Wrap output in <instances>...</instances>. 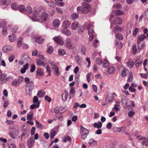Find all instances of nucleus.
I'll use <instances>...</instances> for the list:
<instances>
[{"label":"nucleus","mask_w":148,"mask_h":148,"mask_svg":"<svg viewBox=\"0 0 148 148\" xmlns=\"http://www.w3.org/2000/svg\"><path fill=\"white\" fill-rule=\"evenodd\" d=\"M114 98V96H113V95L111 93H109L106 96V100L108 101L109 103L112 101Z\"/></svg>","instance_id":"9d476101"},{"label":"nucleus","mask_w":148,"mask_h":148,"mask_svg":"<svg viewBox=\"0 0 148 148\" xmlns=\"http://www.w3.org/2000/svg\"><path fill=\"white\" fill-rule=\"evenodd\" d=\"M122 19L120 17H118L114 20L113 24L115 25H120L122 23Z\"/></svg>","instance_id":"4468645a"},{"label":"nucleus","mask_w":148,"mask_h":148,"mask_svg":"<svg viewBox=\"0 0 148 148\" xmlns=\"http://www.w3.org/2000/svg\"><path fill=\"white\" fill-rule=\"evenodd\" d=\"M88 34L89 36V41H92L95 36V33L93 29H89L88 30Z\"/></svg>","instance_id":"0eeeda50"},{"label":"nucleus","mask_w":148,"mask_h":148,"mask_svg":"<svg viewBox=\"0 0 148 148\" xmlns=\"http://www.w3.org/2000/svg\"><path fill=\"white\" fill-rule=\"evenodd\" d=\"M116 37L120 40H122L123 38L122 35L120 33H118L116 34Z\"/></svg>","instance_id":"3c124183"},{"label":"nucleus","mask_w":148,"mask_h":148,"mask_svg":"<svg viewBox=\"0 0 148 148\" xmlns=\"http://www.w3.org/2000/svg\"><path fill=\"white\" fill-rule=\"evenodd\" d=\"M36 40L37 42L40 44L42 43L44 41V40L41 37L37 38Z\"/></svg>","instance_id":"c03bdc74"},{"label":"nucleus","mask_w":148,"mask_h":148,"mask_svg":"<svg viewBox=\"0 0 148 148\" xmlns=\"http://www.w3.org/2000/svg\"><path fill=\"white\" fill-rule=\"evenodd\" d=\"M9 40L11 42H13L15 41L16 39V35L13 34L11 36H9Z\"/></svg>","instance_id":"bb28decb"},{"label":"nucleus","mask_w":148,"mask_h":148,"mask_svg":"<svg viewBox=\"0 0 148 148\" xmlns=\"http://www.w3.org/2000/svg\"><path fill=\"white\" fill-rule=\"evenodd\" d=\"M138 49H137L136 45H134L132 46V51L134 55H135L136 53L137 52Z\"/></svg>","instance_id":"603ef678"},{"label":"nucleus","mask_w":148,"mask_h":148,"mask_svg":"<svg viewBox=\"0 0 148 148\" xmlns=\"http://www.w3.org/2000/svg\"><path fill=\"white\" fill-rule=\"evenodd\" d=\"M146 38L145 35V34H141L138 38L137 42H141Z\"/></svg>","instance_id":"c756f323"},{"label":"nucleus","mask_w":148,"mask_h":148,"mask_svg":"<svg viewBox=\"0 0 148 148\" xmlns=\"http://www.w3.org/2000/svg\"><path fill=\"white\" fill-rule=\"evenodd\" d=\"M36 124L37 125V127L39 129H42L43 128L42 124L40 123L37 121H36Z\"/></svg>","instance_id":"864d4df0"},{"label":"nucleus","mask_w":148,"mask_h":148,"mask_svg":"<svg viewBox=\"0 0 148 148\" xmlns=\"http://www.w3.org/2000/svg\"><path fill=\"white\" fill-rule=\"evenodd\" d=\"M22 40V38H20L18 39V41H17V46L18 47H20L21 46V41Z\"/></svg>","instance_id":"4d7b16f0"},{"label":"nucleus","mask_w":148,"mask_h":148,"mask_svg":"<svg viewBox=\"0 0 148 148\" xmlns=\"http://www.w3.org/2000/svg\"><path fill=\"white\" fill-rule=\"evenodd\" d=\"M80 133L82 138L83 140H85L87 136L89 134V131L84 127L83 126L81 125Z\"/></svg>","instance_id":"7ed1b4c3"},{"label":"nucleus","mask_w":148,"mask_h":148,"mask_svg":"<svg viewBox=\"0 0 148 148\" xmlns=\"http://www.w3.org/2000/svg\"><path fill=\"white\" fill-rule=\"evenodd\" d=\"M22 60L24 62H27L29 60V57L26 54H24L22 57Z\"/></svg>","instance_id":"7c9ffc66"},{"label":"nucleus","mask_w":148,"mask_h":148,"mask_svg":"<svg viewBox=\"0 0 148 148\" xmlns=\"http://www.w3.org/2000/svg\"><path fill=\"white\" fill-rule=\"evenodd\" d=\"M120 106L119 104H115L114 107L112 108V111L117 112L120 110Z\"/></svg>","instance_id":"b1692460"},{"label":"nucleus","mask_w":148,"mask_h":148,"mask_svg":"<svg viewBox=\"0 0 148 148\" xmlns=\"http://www.w3.org/2000/svg\"><path fill=\"white\" fill-rule=\"evenodd\" d=\"M39 12L36 10H34L33 11V14L34 17H30L31 19L34 21H38L39 20L37 18V17L39 15Z\"/></svg>","instance_id":"6e6552de"},{"label":"nucleus","mask_w":148,"mask_h":148,"mask_svg":"<svg viewBox=\"0 0 148 148\" xmlns=\"http://www.w3.org/2000/svg\"><path fill=\"white\" fill-rule=\"evenodd\" d=\"M20 12H23L25 10V7L24 5H18V9Z\"/></svg>","instance_id":"c85d7f7f"},{"label":"nucleus","mask_w":148,"mask_h":148,"mask_svg":"<svg viewBox=\"0 0 148 148\" xmlns=\"http://www.w3.org/2000/svg\"><path fill=\"white\" fill-rule=\"evenodd\" d=\"M140 42H137V44L138 45V50L139 51L143 47V48L145 46V44H141Z\"/></svg>","instance_id":"58836bf2"},{"label":"nucleus","mask_w":148,"mask_h":148,"mask_svg":"<svg viewBox=\"0 0 148 148\" xmlns=\"http://www.w3.org/2000/svg\"><path fill=\"white\" fill-rule=\"evenodd\" d=\"M139 74L140 75V76L143 78L146 79L147 78L148 75V73H147L145 74L140 73H139Z\"/></svg>","instance_id":"e2e57ef3"},{"label":"nucleus","mask_w":148,"mask_h":148,"mask_svg":"<svg viewBox=\"0 0 148 148\" xmlns=\"http://www.w3.org/2000/svg\"><path fill=\"white\" fill-rule=\"evenodd\" d=\"M24 78L22 76H19L17 79H15L13 80L12 82L11 85L14 87H18L22 83Z\"/></svg>","instance_id":"20e7f679"},{"label":"nucleus","mask_w":148,"mask_h":148,"mask_svg":"<svg viewBox=\"0 0 148 148\" xmlns=\"http://www.w3.org/2000/svg\"><path fill=\"white\" fill-rule=\"evenodd\" d=\"M54 72H55V74L57 76H59L60 75V73L59 71V68H56V69L54 70Z\"/></svg>","instance_id":"69168bd1"},{"label":"nucleus","mask_w":148,"mask_h":148,"mask_svg":"<svg viewBox=\"0 0 148 148\" xmlns=\"http://www.w3.org/2000/svg\"><path fill=\"white\" fill-rule=\"evenodd\" d=\"M10 131H12L13 133L16 136H17L19 133V131L18 128L17 127H14V128H11Z\"/></svg>","instance_id":"f8f14e48"},{"label":"nucleus","mask_w":148,"mask_h":148,"mask_svg":"<svg viewBox=\"0 0 148 148\" xmlns=\"http://www.w3.org/2000/svg\"><path fill=\"white\" fill-rule=\"evenodd\" d=\"M137 61L138 60H136L135 61V62H136V63L135 64V66L137 68L138 67L139 65L141 64L142 62V60H139L137 62Z\"/></svg>","instance_id":"052dcab7"},{"label":"nucleus","mask_w":148,"mask_h":148,"mask_svg":"<svg viewBox=\"0 0 148 148\" xmlns=\"http://www.w3.org/2000/svg\"><path fill=\"white\" fill-rule=\"evenodd\" d=\"M121 76L123 77H124L126 76L127 74L129 72V71L128 69H127L123 67L121 70Z\"/></svg>","instance_id":"ddd939ff"},{"label":"nucleus","mask_w":148,"mask_h":148,"mask_svg":"<svg viewBox=\"0 0 148 148\" xmlns=\"http://www.w3.org/2000/svg\"><path fill=\"white\" fill-rule=\"evenodd\" d=\"M115 14L116 16H120L124 14V12L122 10H117L115 11Z\"/></svg>","instance_id":"cd10ccee"},{"label":"nucleus","mask_w":148,"mask_h":148,"mask_svg":"<svg viewBox=\"0 0 148 148\" xmlns=\"http://www.w3.org/2000/svg\"><path fill=\"white\" fill-rule=\"evenodd\" d=\"M116 47L118 49H121L122 47L123 44L122 42L120 41H115V42Z\"/></svg>","instance_id":"393cba45"},{"label":"nucleus","mask_w":148,"mask_h":148,"mask_svg":"<svg viewBox=\"0 0 148 148\" xmlns=\"http://www.w3.org/2000/svg\"><path fill=\"white\" fill-rule=\"evenodd\" d=\"M122 6L121 4H114L113 6V7L115 8H118L119 9L120 8H121Z\"/></svg>","instance_id":"680f3d73"},{"label":"nucleus","mask_w":148,"mask_h":148,"mask_svg":"<svg viewBox=\"0 0 148 148\" xmlns=\"http://www.w3.org/2000/svg\"><path fill=\"white\" fill-rule=\"evenodd\" d=\"M53 49L52 47L51 46H49V47L47 48V52L49 54H51L53 52Z\"/></svg>","instance_id":"8fccbe9b"},{"label":"nucleus","mask_w":148,"mask_h":148,"mask_svg":"<svg viewBox=\"0 0 148 148\" xmlns=\"http://www.w3.org/2000/svg\"><path fill=\"white\" fill-rule=\"evenodd\" d=\"M36 63L38 65L41 66H43L44 67L46 66V64H44V62L40 59H36Z\"/></svg>","instance_id":"412c9836"},{"label":"nucleus","mask_w":148,"mask_h":148,"mask_svg":"<svg viewBox=\"0 0 148 148\" xmlns=\"http://www.w3.org/2000/svg\"><path fill=\"white\" fill-rule=\"evenodd\" d=\"M53 39L56 43L61 45H63L64 44L62 38L60 36L54 37Z\"/></svg>","instance_id":"39448f33"},{"label":"nucleus","mask_w":148,"mask_h":148,"mask_svg":"<svg viewBox=\"0 0 148 148\" xmlns=\"http://www.w3.org/2000/svg\"><path fill=\"white\" fill-rule=\"evenodd\" d=\"M65 45L66 48L71 49L73 48V45L71 40L69 38H67L65 41Z\"/></svg>","instance_id":"423d86ee"},{"label":"nucleus","mask_w":148,"mask_h":148,"mask_svg":"<svg viewBox=\"0 0 148 148\" xmlns=\"http://www.w3.org/2000/svg\"><path fill=\"white\" fill-rule=\"evenodd\" d=\"M37 95L39 97L41 98L45 95V92L42 90H39L37 93Z\"/></svg>","instance_id":"f704fd0d"},{"label":"nucleus","mask_w":148,"mask_h":148,"mask_svg":"<svg viewBox=\"0 0 148 148\" xmlns=\"http://www.w3.org/2000/svg\"><path fill=\"white\" fill-rule=\"evenodd\" d=\"M60 24V22L58 19H54L53 22V25L55 27H58Z\"/></svg>","instance_id":"2eb2a0df"},{"label":"nucleus","mask_w":148,"mask_h":148,"mask_svg":"<svg viewBox=\"0 0 148 148\" xmlns=\"http://www.w3.org/2000/svg\"><path fill=\"white\" fill-rule=\"evenodd\" d=\"M36 74L38 76H43L44 75V71L40 68H38L36 71Z\"/></svg>","instance_id":"5701e85b"},{"label":"nucleus","mask_w":148,"mask_h":148,"mask_svg":"<svg viewBox=\"0 0 148 148\" xmlns=\"http://www.w3.org/2000/svg\"><path fill=\"white\" fill-rule=\"evenodd\" d=\"M1 3L5 5H8L10 3V0H1Z\"/></svg>","instance_id":"37998d69"},{"label":"nucleus","mask_w":148,"mask_h":148,"mask_svg":"<svg viewBox=\"0 0 148 148\" xmlns=\"http://www.w3.org/2000/svg\"><path fill=\"white\" fill-rule=\"evenodd\" d=\"M39 106V103H37L36 104H32L30 106V109L33 110L35 108H38Z\"/></svg>","instance_id":"a18cd8bd"},{"label":"nucleus","mask_w":148,"mask_h":148,"mask_svg":"<svg viewBox=\"0 0 148 148\" xmlns=\"http://www.w3.org/2000/svg\"><path fill=\"white\" fill-rule=\"evenodd\" d=\"M93 126L95 128L99 129L102 127V123L101 122H99L98 123H95L93 124Z\"/></svg>","instance_id":"a878e982"},{"label":"nucleus","mask_w":148,"mask_h":148,"mask_svg":"<svg viewBox=\"0 0 148 148\" xmlns=\"http://www.w3.org/2000/svg\"><path fill=\"white\" fill-rule=\"evenodd\" d=\"M99 44V41L98 40H95L93 42V45L95 47H97L98 45Z\"/></svg>","instance_id":"13d9d810"},{"label":"nucleus","mask_w":148,"mask_h":148,"mask_svg":"<svg viewBox=\"0 0 148 148\" xmlns=\"http://www.w3.org/2000/svg\"><path fill=\"white\" fill-rule=\"evenodd\" d=\"M79 16V14L76 13H74L71 15V18L73 20L77 18Z\"/></svg>","instance_id":"a19ab883"},{"label":"nucleus","mask_w":148,"mask_h":148,"mask_svg":"<svg viewBox=\"0 0 148 148\" xmlns=\"http://www.w3.org/2000/svg\"><path fill=\"white\" fill-rule=\"evenodd\" d=\"M71 138L70 136H66L64 137V139L63 140V141L64 143H66L67 140L69 141H71Z\"/></svg>","instance_id":"ea45409f"},{"label":"nucleus","mask_w":148,"mask_h":148,"mask_svg":"<svg viewBox=\"0 0 148 148\" xmlns=\"http://www.w3.org/2000/svg\"><path fill=\"white\" fill-rule=\"evenodd\" d=\"M70 22L68 20L65 21L63 23V27L64 28H67L69 27L71 25Z\"/></svg>","instance_id":"4be33fe9"},{"label":"nucleus","mask_w":148,"mask_h":148,"mask_svg":"<svg viewBox=\"0 0 148 148\" xmlns=\"http://www.w3.org/2000/svg\"><path fill=\"white\" fill-rule=\"evenodd\" d=\"M142 144L143 146H148V140L146 138H144Z\"/></svg>","instance_id":"09e8293b"},{"label":"nucleus","mask_w":148,"mask_h":148,"mask_svg":"<svg viewBox=\"0 0 148 148\" xmlns=\"http://www.w3.org/2000/svg\"><path fill=\"white\" fill-rule=\"evenodd\" d=\"M34 140L33 138H31L28 140L27 145L28 147H32L34 142Z\"/></svg>","instance_id":"9b49d317"},{"label":"nucleus","mask_w":148,"mask_h":148,"mask_svg":"<svg viewBox=\"0 0 148 148\" xmlns=\"http://www.w3.org/2000/svg\"><path fill=\"white\" fill-rule=\"evenodd\" d=\"M82 6H79L77 8V10L78 13H87L89 10L90 6L89 4L83 3L82 4Z\"/></svg>","instance_id":"f257e3e1"},{"label":"nucleus","mask_w":148,"mask_h":148,"mask_svg":"<svg viewBox=\"0 0 148 148\" xmlns=\"http://www.w3.org/2000/svg\"><path fill=\"white\" fill-rule=\"evenodd\" d=\"M11 8L14 10H16L18 9V5L16 3H13L11 5Z\"/></svg>","instance_id":"6e6d98bb"},{"label":"nucleus","mask_w":148,"mask_h":148,"mask_svg":"<svg viewBox=\"0 0 148 148\" xmlns=\"http://www.w3.org/2000/svg\"><path fill=\"white\" fill-rule=\"evenodd\" d=\"M109 65V63L106 60H104L103 61V66L104 68H107Z\"/></svg>","instance_id":"49530a36"},{"label":"nucleus","mask_w":148,"mask_h":148,"mask_svg":"<svg viewBox=\"0 0 148 148\" xmlns=\"http://www.w3.org/2000/svg\"><path fill=\"white\" fill-rule=\"evenodd\" d=\"M68 92L67 90H65L64 93H63L62 95V99L63 101H66L68 96Z\"/></svg>","instance_id":"dca6fc26"},{"label":"nucleus","mask_w":148,"mask_h":148,"mask_svg":"<svg viewBox=\"0 0 148 148\" xmlns=\"http://www.w3.org/2000/svg\"><path fill=\"white\" fill-rule=\"evenodd\" d=\"M56 134V132L55 131H53L51 132L50 134V138L51 139L53 138Z\"/></svg>","instance_id":"0e129e2a"},{"label":"nucleus","mask_w":148,"mask_h":148,"mask_svg":"<svg viewBox=\"0 0 148 148\" xmlns=\"http://www.w3.org/2000/svg\"><path fill=\"white\" fill-rule=\"evenodd\" d=\"M62 32L66 36H69L71 35V32L66 28H64L62 30Z\"/></svg>","instance_id":"6ab92c4d"},{"label":"nucleus","mask_w":148,"mask_h":148,"mask_svg":"<svg viewBox=\"0 0 148 148\" xmlns=\"http://www.w3.org/2000/svg\"><path fill=\"white\" fill-rule=\"evenodd\" d=\"M48 17V14L45 12H43L40 16V20L38 21H44L47 20Z\"/></svg>","instance_id":"1a4fd4ad"},{"label":"nucleus","mask_w":148,"mask_h":148,"mask_svg":"<svg viewBox=\"0 0 148 148\" xmlns=\"http://www.w3.org/2000/svg\"><path fill=\"white\" fill-rule=\"evenodd\" d=\"M34 84L33 81L27 83L25 85V91L27 94L30 97L32 96V90L34 87Z\"/></svg>","instance_id":"f03ea898"},{"label":"nucleus","mask_w":148,"mask_h":148,"mask_svg":"<svg viewBox=\"0 0 148 148\" xmlns=\"http://www.w3.org/2000/svg\"><path fill=\"white\" fill-rule=\"evenodd\" d=\"M102 60L99 58H97L96 59V62L98 65H101L102 62Z\"/></svg>","instance_id":"bf43d9fd"},{"label":"nucleus","mask_w":148,"mask_h":148,"mask_svg":"<svg viewBox=\"0 0 148 148\" xmlns=\"http://www.w3.org/2000/svg\"><path fill=\"white\" fill-rule=\"evenodd\" d=\"M12 49V47L10 45L5 46L3 48V50L5 52H9L11 51Z\"/></svg>","instance_id":"f3484780"},{"label":"nucleus","mask_w":148,"mask_h":148,"mask_svg":"<svg viewBox=\"0 0 148 148\" xmlns=\"http://www.w3.org/2000/svg\"><path fill=\"white\" fill-rule=\"evenodd\" d=\"M62 108L60 106H57L54 109V112L55 113L57 114L58 113L62 112Z\"/></svg>","instance_id":"72a5a7b5"},{"label":"nucleus","mask_w":148,"mask_h":148,"mask_svg":"<svg viewBox=\"0 0 148 148\" xmlns=\"http://www.w3.org/2000/svg\"><path fill=\"white\" fill-rule=\"evenodd\" d=\"M121 30L122 29L120 27L116 26L114 28L113 31V33H116L117 32L121 31Z\"/></svg>","instance_id":"4c0bfd02"},{"label":"nucleus","mask_w":148,"mask_h":148,"mask_svg":"<svg viewBox=\"0 0 148 148\" xmlns=\"http://www.w3.org/2000/svg\"><path fill=\"white\" fill-rule=\"evenodd\" d=\"M78 26V23L77 21H75L72 24L71 28L72 29L75 30L77 29Z\"/></svg>","instance_id":"aec40b11"},{"label":"nucleus","mask_w":148,"mask_h":148,"mask_svg":"<svg viewBox=\"0 0 148 148\" xmlns=\"http://www.w3.org/2000/svg\"><path fill=\"white\" fill-rule=\"evenodd\" d=\"M134 64V61H128L126 63L127 66L130 69H131L133 67Z\"/></svg>","instance_id":"473e14b6"},{"label":"nucleus","mask_w":148,"mask_h":148,"mask_svg":"<svg viewBox=\"0 0 148 148\" xmlns=\"http://www.w3.org/2000/svg\"><path fill=\"white\" fill-rule=\"evenodd\" d=\"M133 79L132 72H130L128 75V78L127 79L128 82H132V81Z\"/></svg>","instance_id":"c9c22d12"},{"label":"nucleus","mask_w":148,"mask_h":148,"mask_svg":"<svg viewBox=\"0 0 148 148\" xmlns=\"http://www.w3.org/2000/svg\"><path fill=\"white\" fill-rule=\"evenodd\" d=\"M26 10L28 14H30L32 12V8L30 6L27 7L26 8Z\"/></svg>","instance_id":"de8ad7c7"},{"label":"nucleus","mask_w":148,"mask_h":148,"mask_svg":"<svg viewBox=\"0 0 148 148\" xmlns=\"http://www.w3.org/2000/svg\"><path fill=\"white\" fill-rule=\"evenodd\" d=\"M30 30V28H28L26 31L25 32V33L23 34V35H24V36H28L29 35V33L31 32Z\"/></svg>","instance_id":"774afa93"},{"label":"nucleus","mask_w":148,"mask_h":148,"mask_svg":"<svg viewBox=\"0 0 148 148\" xmlns=\"http://www.w3.org/2000/svg\"><path fill=\"white\" fill-rule=\"evenodd\" d=\"M88 143L90 146H95L97 144L96 141L92 139L90 140Z\"/></svg>","instance_id":"e433bc0d"},{"label":"nucleus","mask_w":148,"mask_h":148,"mask_svg":"<svg viewBox=\"0 0 148 148\" xmlns=\"http://www.w3.org/2000/svg\"><path fill=\"white\" fill-rule=\"evenodd\" d=\"M75 58L76 62L78 63H79V61H81L82 59L80 58V57L78 55H76L75 56Z\"/></svg>","instance_id":"338daca9"},{"label":"nucleus","mask_w":148,"mask_h":148,"mask_svg":"<svg viewBox=\"0 0 148 148\" xmlns=\"http://www.w3.org/2000/svg\"><path fill=\"white\" fill-rule=\"evenodd\" d=\"M58 53L59 54L61 55H64L66 54L65 51L64 49H59L58 51Z\"/></svg>","instance_id":"5fc2aeb1"},{"label":"nucleus","mask_w":148,"mask_h":148,"mask_svg":"<svg viewBox=\"0 0 148 148\" xmlns=\"http://www.w3.org/2000/svg\"><path fill=\"white\" fill-rule=\"evenodd\" d=\"M7 76L6 74L5 73H3L0 76V80L1 81L4 82H6V77Z\"/></svg>","instance_id":"2f4dec72"},{"label":"nucleus","mask_w":148,"mask_h":148,"mask_svg":"<svg viewBox=\"0 0 148 148\" xmlns=\"http://www.w3.org/2000/svg\"><path fill=\"white\" fill-rule=\"evenodd\" d=\"M116 71L115 67L113 66H110L108 69V72L110 74H112L114 73Z\"/></svg>","instance_id":"a211bd4d"},{"label":"nucleus","mask_w":148,"mask_h":148,"mask_svg":"<svg viewBox=\"0 0 148 148\" xmlns=\"http://www.w3.org/2000/svg\"><path fill=\"white\" fill-rule=\"evenodd\" d=\"M127 106L130 108L134 107V103L132 101H129L127 104Z\"/></svg>","instance_id":"79ce46f5"}]
</instances>
